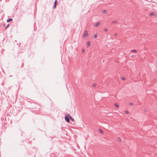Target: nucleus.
Listing matches in <instances>:
<instances>
[{"mask_svg": "<svg viewBox=\"0 0 157 157\" xmlns=\"http://www.w3.org/2000/svg\"><path fill=\"white\" fill-rule=\"evenodd\" d=\"M57 4V0H55L54 2V5L53 6V8H54L56 9V6Z\"/></svg>", "mask_w": 157, "mask_h": 157, "instance_id": "4", "label": "nucleus"}, {"mask_svg": "<svg viewBox=\"0 0 157 157\" xmlns=\"http://www.w3.org/2000/svg\"><path fill=\"white\" fill-rule=\"evenodd\" d=\"M114 35H115V36H116L117 35V33H115L114 34Z\"/></svg>", "mask_w": 157, "mask_h": 157, "instance_id": "25", "label": "nucleus"}, {"mask_svg": "<svg viewBox=\"0 0 157 157\" xmlns=\"http://www.w3.org/2000/svg\"><path fill=\"white\" fill-rule=\"evenodd\" d=\"M98 131L101 134H103L104 133V132L103 130L99 128L98 129Z\"/></svg>", "mask_w": 157, "mask_h": 157, "instance_id": "7", "label": "nucleus"}, {"mask_svg": "<svg viewBox=\"0 0 157 157\" xmlns=\"http://www.w3.org/2000/svg\"><path fill=\"white\" fill-rule=\"evenodd\" d=\"M68 116H69V118L71 121H74V118L73 117H72L69 114H68Z\"/></svg>", "mask_w": 157, "mask_h": 157, "instance_id": "5", "label": "nucleus"}, {"mask_svg": "<svg viewBox=\"0 0 157 157\" xmlns=\"http://www.w3.org/2000/svg\"><path fill=\"white\" fill-rule=\"evenodd\" d=\"M97 86V84L95 83H94L93 85V86L94 87H95Z\"/></svg>", "mask_w": 157, "mask_h": 157, "instance_id": "17", "label": "nucleus"}, {"mask_svg": "<svg viewBox=\"0 0 157 157\" xmlns=\"http://www.w3.org/2000/svg\"><path fill=\"white\" fill-rule=\"evenodd\" d=\"M10 25L9 24H8L5 27V29H6V28H8L9 26Z\"/></svg>", "mask_w": 157, "mask_h": 157, "instance_id": "19", "label": "nucleus"}, {"mask_svg": "<svg viewBox=\"0 0 157 157\" xmlns=\"http://www.w3.org/2000/svg\"><path fill=\"white\" fill-rule=\"evenodd\" d=\"M114 105L117 107H118L119 106L118 105V104L117 103H115L114 104Z\"/></svg>", "mask_w": 157, "mask_h": 157, "instance_id": "13", "label": "nucleus"}, {"mask_svg": "<svg viewBox=\"0 0 157 157\" xmlns=\"http://www.w3.org/2000/svg\"><path fill=\"white\" fill-rule=\"evenodd\" d=\"M117 140L119 142H121V140L120 137L118 138Z\"/></svg>", "mask_w": 157, "mask_h": 157, "instance_id": "15", "label": "nucleus"}, {"mask_svg": "<svg viewBox=\"0 0 157 157\" xmlns=\"http://www.w3.org/2000/svg\"><path fill=\"white\" fill-rule=\"evenodd\" d=\"M150 15H154V14L153 13H151L150 14Z\"/></svg>", "mask_w": 157, "mask_h": 157, "instance_id": "21", "label": "nucleus"}, {"mask_svg": "<svg viewBox=\"0 0 157 157\" xmlns=\"http://www.w3.org/2000/svg\"><path fill=\"white\" fill-rule=\"evenodd\" d=\"M117 22V20H115V21H113L112 22V23H116Z\"/></svg>", "mask_w": 157, "mask_h": 157, "instance_id": "16", "label": "nucleus"}, {"mask_svg": "<svg viewBox=\"0 0 157 157\" xmlns=\"http://www.w3.org/2000/svg\"><path fill=\"white\" fill-rule=\"evenodd\" d=\"M94 38H96L98 36H97V33H96L94 35Z\"/></svg>", "mask_w": 157, "mask_h": 157, "instance_id": "12", "label": "nucleus"}, {"mask_svg": "<svg viewBox=\"0 0 157 157\" xmlns=\"http://www.w3.org/2000/svg\"><path fill=\"white\" fill-rule=\"evenodd\" d=\"M131 57H134V55H132Z\"/></svg>", "mask_w": 157, "mask_h": 157, "instance_id": "27", "label": "nucleus"}, {"mask_svg": "<svg viewBox=\"0 0 157 157\" xmlns=\"http://www.w3.org/2000/svg\"><path fill=\"white\" fill-rule=\"evenodd\" d=\"M88 35H88L87 30H85L84 32V34H83V37L84 38H85L87 36H88Z\"/></svg>", "mask_w": 157, "mask_h": 157, "instance_id": "2", "label": "nucleus"}, {"mask_svg": "<svg viewBox=\"0 0 157 157\" xmlns=\"http://www.w3.org/2000/svg\"><path fill=\"white\" fill-rule=\"evenodd\" d=\"M13 20V19L12 18H9L7 20V22H9L10 21H11Z\"/></svg>", "mask_w": 157, "mask_h": 157, "instance_id": "8", "label": "nucleus"}, {"mask_svg": "<svg viewBox=\"0 0 157 157\" xmlns=\"http://www.w3.org/2000/svg\"><path fill=\"white\" fill-rule=\"evenodd\" d=\"M30 107L31 109H35V110L39 111L40 110L41 108L40 105L36 102H31Z\"/></svg>", "mask_w": 157, "mask_h": 157, "instance_id": "1", "label": "nucleus"}, {"mask_svg": "<svg viewBox=\"0 0 157 157\" xmlns=\"http://www.w3.org/2000/svg\"><path fill=\"white\" fill-rule=\"evenodd\" d=\"M144 111L145 112H147V110L146 109H144Z\"/></svg>", "mask_w": 157, "mask_h": 157, "instance_id": "24", "label": "nucleus"}, {"mask_svg": "<svg viewBox=\"0 0 157 157\" xmlns=\"http://www.w3.org/2000/svg\"><path fill=\"white\" fill-rule=\"evenodd\" d=\"M124 112L125 113H126L127 114H128L129 113V112L128 111H124Z\"/></svg>", "mask_w": 157, "mask_h": 157, "instance_id": "18", "label": "nucleus"}, {"mask_svg": "<svg viewBox=\"0 0 157 157\" xmlns=\"http://www.w3.org/2000/svg\"><path fill=\"white\" fill-rule=\"evenodd\" d=\"M27 98V101L29 102V103H30V104H31V102H34V101H29V100H32H32L30 99H29V98Z\"/></svg>", "mask_w": 157, "mask_h": 157, "instance_id": "9", "label": "nucleus"}, {"mask_svg": "<svg viewBox=\"0 0 157 157\" xmlns=\"http://www.w3.org/2000/svg\"><path fill=\"white\" fill-rule=\"evenodd\" d=\"M87 47H89L90 45V41H88L87 42Z\"/></svg>", "mask_w": 157, "mask_h": 157, "instance_id": "6", "label": "nucleus"}, {"mask_svg": "<svg viewBox=\"0 0 157 157\" xmlns=\"http://www.w3.org/2000/svg\"><path fill=\"white\" fill-rule=\"evenodd\" d=\"M130 104V105H133V103H130V104Z\"/></svg>", "mask_w": 157, "mask_h": 157, "instance_id": "26", "label": "nucleus"}, {"mask_svg": "<svg viewBox=\"0 0 157 157\" xmlns=\"http://www.w3.org/2000/svg\"><path fill=\"white\" fill-rule=\"evenodd\" d=\"M131 52H136V50H131Z\"/></svg>", "mask_w": 157, "mask_h": 157, "instance_id": "14", "label": "nucleus"}, {"mask_svg": "<svg viewBox=\"0 0 157 157\" xmlns=\"http://www.w3.org/2000/svg\"><path fill=\"white\" fill-rule=\"evenodd\" d=\"M65 120L68 123L70 122L69 116H68V115L67 116H65Z\"/></svg>", "mask_w": 157, "mask_h": 157, "instance_id": "3", "label": "nucleus"}, {"mask_svg": "<svg viewBox=\"0 0 157 157\" xmlns=\"http://www.w3.org/2000/svg\"><path fill=\"white\" fill-rule=\"evenodd\" d=\"M85 52V50L84 49H83L82 50V52L83 53V52Z\"/></svg>", "mask_w": 157, "mask_h": 157, "instance_id": "23", "label": "nucleus"}, {"mask_svg": "<svg viewBox=\"0 0 157 157\" xmlns=\"http://www.w3.org/2000/svg\"><path fill=\"white\" fill-rule=\"evenodd\" d=\"M121 79L122 80H125V78L124 77H122L121 78Z\"/></svg>", "mask_w": 157, "mask_h": 157, "instance_id": "20", "label": "nucleus"}, {"mask_svg": "<svg viewBox=\"0 0 157 157\" xmlns=\"http://www.w3.org/2000/svg\"><path fill=\"white\" fill-rule=\"evenodd\" d=\"M103 13L105 14H106L107 13V11L106 10H103Z\"/></svg>", "mask_w": 157, "mask_h": 157, "instance_id": "11", "label": "nucleus"}, {"mask_svg": "<svg viewBox=\"0 0 157 157\" xmlns=\"http://www.w3.org/2000/svg\"><path fill=\"white\" fill-rule=\"evenodd\" d=\"M104 30L105 31H108V29H104Z\"/></svg>", "mask_w": 157, "mask_h": 157, "instance_id": "22", "label": "nucleus"}, {"mask_svg": "<svg viewBox=\"0 0 157 157\" xmlns=\"http://www.w3.org/2000/svg\"><path fill=\"white\" fill-rule=\"evenodd\" d=\"M100 24V22H98L96 23V24L95 25V27L98 26Z\"/></svg>", "mask_w": 157, "mask_h": 157, "instance_id": "10", "label": "nucleus"}]
</instances>
